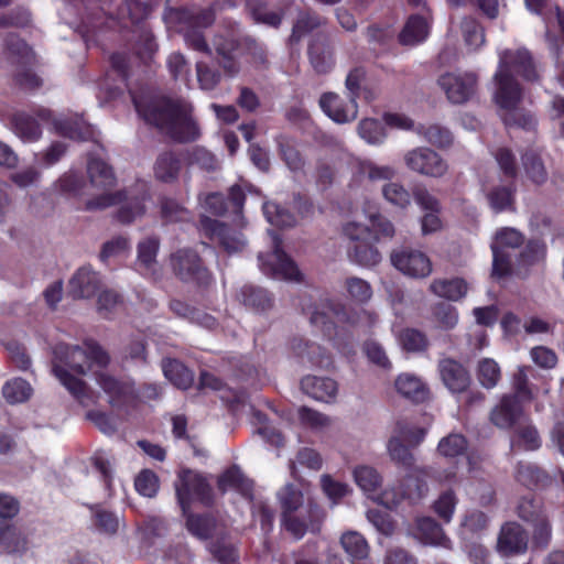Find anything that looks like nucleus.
Segmentation results:
<instances>
[{"instance_id": "49", "label": "nucleus", "mask_w": 564, "mask_h": 564, "mask_svg": "<svg viewBox=\"0 0 564 564\" xmlns=\"http://www.w3.org/2000/svg\"><path fill=\"white\" fill-rule=\"evenodd\" d=\"M33 389L28 381L14 378L8 381L2 388V394L9 403H21L30 399Z\"/></svg>"}, {"instance_id": "61", "label": "nucleus", "mask_w": 564, "mask_h": 564, "mask_svg": "<svg viewBox=\"0 0 564 564\" xmlns=\"http://www.w3.org/2000/svg\"><path fill=\"white\" fill-rule=\"evenodd\" d=\"M183 40L187 47L210 56L213 54V48L209 45L204 32L200 29L187 26L183 31Z\"/></svg>"}, {"instance_id": "32", "label": "nucleus", "mask_w": 564, "mask_h": 564, "mask_svg": "<svg viewBox=\"0 0 564 564\" xmlns=\"http://www.w3.org/2000/svg\"><path fill=\"white\" fill-rule=\"evenodd\" d=\"M212 228L214 237L217 238L228 253L239 252L245 249L247 240L240 231L218 221H214Z\"/></svg>"}, {"instance_id": "13", "label": "nucleus", "mask_w": 564, "mask_h": 564, "mask_svg": "<svg viewBox=\"0 0 564 564\" xmlns=\"http://www.w3.org/2000/svg\"><path fill=\"white\" fill-rule=\"evenodd\" d=\"M437 84L452 104L460 105L468 101L475 94L477 76L474 73H446L440 76Z\"/></svg>"}, {"instance_id": "4", "label": "nucleus", "mask_w": 564, "mask_h": 564, "mask_svg": "<svg viewBox=\"0 0 564 564\" xmlns=\"http://www.w3.org/2000/svg\"><path fill=\"white\" fill-rule=\"evenodd\" d=\"M495 101L505 110L502 120L506 126H518L523 129H531L534 126V119L530 113L520 112L518 105L522 98V91L519 83L511 73L505 68H498L496 75Z\"/></svg>"}, {"instance_id": "29", "label": "nucleus", "mask_w": 564, "mask_h": 564, "mask_svg": "<svg viewBox=\"0 0 564 564\" xmlns=\"http://www.w3.org/2000/svg\"><path fill=\"white\" fill-rule=\"evenodd\" d=\"M218 488L221 491H227L228 489H234L241 494L246 498H251L253 482L245 474L238 466H231L228 468L218 479Z\"/></svg>"}, {"instance_id": "26", "label": "nucleus", "mask_w": 564, "mask_h": 564, "mask_svg": "<svg viewBox=\"0 0 564 564\" xmlns=\"http://www.w3.org/2000/svg\"><path fill=\"white\" fill-rule=\"evenodd\" d=\"M238 300L254 312H265L273 307L272 294L263 288L245 285L238 293Z\"/></svg>"}, {"instance_id": "63", "label": "nucleus", "mask_w": 564, "mask_h": 564, "mask_svg": "<svg viewBox=\"0 0 564 564\" xmlns=\"http://www.w3.org/2000/svg\"><path fill=\"white\" fill-rule=\"evenodd\" d=\"M392 434L400 437L409 446L416 447L424 440L425 430L412 426L405 421H398Z\"/></svg>"}, {"instance_id": "21", "label": "nucleus", "mask_w": 564, "mask_h": 564, "mask_svg": "<svg viewBox=\"0 0 564 564\" xmlns=\"http://www.w3.org/2000/svg\"><path fill=\"white\" fill-rule=\"evenodd\" d=\"M97 383L108 395L109 403L112 406H119L134 398V389L132 383L121 381L111 375L100 372L97 375Z\"/></svg>"}, {"instance_id": "47", "label": "nucleus", "mask_w": 564, "mask_h": 564, "mask_svg": "<svg viewBox=\"0 0 564 564\" xmlns=\"http://www.w3.org/2000/svg\"><path fill=\"white\" fill-rule=\"evenodd\" d=\"M14 133L24 141H35L41 135L39 123L24 112L15 113L12 117Z\"/></svg>"}, {"instance_id": "45", "label": "nucleus", "mask_w": 564, "mask_h": 564, "mask_svg": "<svg viewBox=\"0 0 564 564\" xmlns=\"http://www.w3.org/2000/svg\"><path fill=\"white\" fill-rule=\"evenodd\" d=\"M476 377L482 388L492 389L501 379V370L494 359L482 358L477 364Z\"/></svg>"}, {"instance_id": "44", "label": "nucleus", "mask_w": 564, "mask_h": 564, "mask_svg": "<svg viewBox=\"0 0 564 564\" xmlns=\"http://www.w3.org/2000/svg\"><path fill=\"white\" fill-rule=\"evenodd\" d=\"M460 33L465 45L475 51L481 47L485 43V31L479 22L471 17H465L460 21Z\"/></svg>"}, {"instance_id": "12", "label": "nucleus", "mask_w": 564, "mask_h": 564, "mask_svg": "<svg viewBox=\"0 0 564 564\" xmlns=\"http://www.w3.org/2000/svg\"><path fill=\"white\" fill-rule=\"evenodd\" d=\"M404 163L409 170L421 175L441 177L447 172L446 162L432 149L421 147L404 154Z\"/></svg>"}, {"instance_id": "20", "label": "nucleus", "mask_w": 564, "mask_h": 564, "mask_svg": "<svg viewBox=\"0 0 564 564\" xmlns=\"http://www.w3.org/2000/svg\"><path fill=\"white\" fill-rule=\"evenodd\" d=\"M497 546L503 555L522 553L528 547V533L517 522L506 523L501 528Z\"/></svg>"}, {"instance_id": "14", "label": "nucleus", "mask_w": 564, "mask_h": 564, "mask_svg": "<svg viewBox=\"0 0 564 564\" xmlns=\"http://www.w3.org/2000/svg\"><path fill=\"white\" fill-rule=\"evenodd\" d=\"M524 419H527L524 405L513 395H501L489 413V421L500 430H511Z\"/></svg>"}, {"instance_id": "62", "label": "nucleus", "mask_w": 564, "mask_h": 564, "mask_svg": "<svg viewBox=\"0 0 564 564\" xmlns=\"http://www.w3.org/2000/svg\"><path fill=\"white\" fill-rule=\"evenodd\" d=\"M524 242V236L516 228L505 227L496 231L491 246H498L500 250L516 249Z\"/></svg>"}, {"instance_id": "18", "label": "nucleus", "mask_w": 564, "mask_h": 564, "mask_svg": "<svg viewBox=\"0 0 564 564\" xmlns=\"http://www.w3.org/2000/svg\"><path fill=\"white\" fill-rule=\"evenodd\" d=\"M499 67L505 68L507 73L513 69L530 82L539 79L535 63L527 50L503 51L500 53Z\"/></svg>"}, {"instance_id": "64", "label": "nucleus", "mask_w": 564, "mask_h": 564, "mask_svg": "<svg viewBox=\"0 0 564 564\" xmlns=\"http://www.w3.org/2000/svg\"><path fill=\"white\" fill-rule=\"evenodd\" d=\"M197 80L202 89L213 90L220 83L221 73L205 62L196 63Z\"/></svg>"}, {"instance_id": "10", "label": "nucleus", "mask_w": 564, "mask_h": 564, "mask_svg": "<svg viewBox=\"0 0 564 564\" xmlns=\"http://www.w3.org/2000/svg\"><path fill=\"white\" fill-rule=\"evenodd\" d=\"M325 518V512L313 501L306 502V510L281 518L283 528L294 539H302L306 532L316 533Z\"/></svg>"}, {"instance_id": "39", "label": "nucleus", "mask_w": 564, "mask_h": 564, "mask_svg": "<svg viewBox=\"0 0 564 564\" xmlns=\"http://www.w3.org/2000/svg\"><path fill=\"white\" fill-rule=\"evenodd\" d=\"M545 245L539 240H530L525 245L524 249L519 254L518 265L516 268V274L525 275L528 269L544 259Z\"/></svg>"}, {"instance_id": "5", "label": "nucleus", "mask_w": 564, "mask_h": 564, "mask_svg": "<svg viewBox=\"0 0 564 564\" xmlns=\"http://www.w3.org/2000/svg\"><path fill=\"white\" fill-rule=\"evenodd\" d=\"M272 243L270 251L258 254L260 270L274 279L301 282L302 273L295 262L281 249V240L275 235H272Z\"/></svg>"}, {"instance_id": "23", "label": "nucleus", "mask_w": 564, "mask_h": 564, "mask_svg": "<svg viewBox=\"0 0 564 564\" xmlns=\"http://www.w3.org/2000/svg\"><path fill=\"white\" fill-rule=\"evenodd\" d=\"M344 316V307L340 304L326 300L312 312L310 322L324 333L330 334L335 319H341Z\"/></svg>"}, {"instance_id": "57", "label": "nucleus", "mask_w": 564, "mask_h": 564, "mask_svg": "<svg viewBox=\"0 0 564 564\" xmlns=\"http://www.w3.org/2000/svg\"><path fill=\"white\" fill-rule=\"evenodd\" d=\"M357 131L359 137L370 144H379L386 138L382 124L378 120L371 118L362 119L358 123Z\"/></svg>"}, {"instance_id": "8", "label": "nucleus", "mask_w": 564, "mask_h": 564, "mask_svg": "<svg viewBox=\"0 0 564 564\" xmlns=\"http://www.w3.org/2000/svg\"><path fill=\"white\" fill-rule=\"evenodd\" d=\"M175 491L178 503L184 513L187 512L191 498H196L205 505L212 501V488L206 479L193 470L180 473L175 481Z\"/></svg>"}, {"instance_id": "24", "label": "nucleus", "mask_w": 564, "mask_h": 564, "mask_svg": "<svg viewBox=\"0 0 564 564\" xmlns=\"http://www.w3.org/2000/svg\"><path fill=\"white\" fill-rule=\"evenodd\" d=\"M326 24V19L313 11H300L289 36L290 45H297L304 36Z\"/></svg>"}, {"instance_id": "33", "label": "nucleus", "mask_w": 564, "mask_h": 564, "mask_svg": "<svg viewBox=\"0 0 564 564\" xmlns=\"http://www.w3.org/2000/svg\"><path fill=\"white\" fill-rule=\"evenodd\" d=\"M429 290L438 297L449 301H458L465 296L467 284L463 279H435L430 284Z\"/></svg>"}, {"instance_id": "19", "label": "nucleus", "mask_w": 564, "mask_h": 564, "mask_svg": "<svg viewBox=\"0 0 564 564\" xmlns=\"http://www.w3.org/2000/svg\"><path fill=\"white\" fill-rule=\"evenodd\" d=\"M319 106L337 123L350 122L358 116L357 101L349 99V104L344 105L340 97L335 93L323 94L319 98Z\"/></svg>"}, {"instance_id": "54", "label": "nucleus", "mask_w": 564, "mask_h": 564, "mask_svg": "<svg viewBox=\"0 0 564 564\" xmlns=\"http://www.w3.org/2000/svg\"><path fill=\"white\" fill-rule=\"evenodd\" d=\"M522 164L528 177L535 184H543L547 180V172L541 158L533 151L522 155Z\"/></svg>"}, {"instance_id": "43", "label": "nucleus", "mask_w": 564, "mask_h": 564, "mask_svg": "<svg viewBox=\"0 0 564 564\" xmlns=\"http://www.w3.org/2000/svg\"><path fill=\"white\" fill-rule=\"evenodd\" d=\"M53 126L55 130L63 137L75 140H88L93 132L79 118L73 119H54Z\"/></svg>"}, {"instance_id": "15", "label": "nucleus", "mask_w": 564, "mask_h": 564, "mask_svg": "<svg viewBox=\"0 0 564 564\" xmlns=\"http://www.w3.org/2000/svg\"><path fill=\"white\" fill-rule=\"evenodd\" d=\"M308 58L317 74H327L335 65V46L329 34L316 33L308 44Z\"/></svg>"}, {"instance_id": "58", "label": "nucleus", "mask_w": 564, "mask_h": 564, "mask_svg": "<svg viewBox=\"0 0 564 564\" xmlns=\"http://www.w3.org/2000/svg\"><path fill=\"white\" fill-rule=\"evenodd\" d=\"M126 199V192L104 193L85 202L86 212H99L111 206L121 204Z\"/></svg>"}, {"instance_id": "3", "label": "nucleus", "mask_w": 564, "mask_h": 564, "mask_svg": "<svg viewBox=\"0 0 564 564\" xmlns=\"http://www.w3.org/2000/svg\"><path fill=\"white\" fill-rule=\"evenodd\" d=\"M411 447L393 434L387 443L390 459L406 471L403 479L404 488L399 495L393 496L391 501L393 505H397L403 498L412 501L421 499L427 491L425 478L430 477V470L416 465V458L411 452Z\"/></svg>"}, {"instance_id": "55", "label": "nucleus", "mask_w": 564, "mask_h": 564, "mask_svg": "<svg viewBox=\"0 0 564 564\" xmlns=\"http://www.w3.org/2000/svg\"><path fill=\"white\" fill-rule=\"evenodd\" d=\"M512 389L513 391L506 393V395L516 397V400L522 405L533 400V391L531 389L524 367L519 368L518 371L513 375Z\"/></svg>"}, {"instance_id": "7", "label": "nucleus", "mask_w": 564, "mask_h": 564, "mask_svg": "<svg viewBox=\"0 0 564 564\" xmlns=\"http://www.w3.org/2000/svg\"><path fill=\"white\" fill-rule=\"evenodd\" d=\"M170 267L173 273L184 282L206 284L209 281L208 270L198 253L191 248H181L171 253Z\"/></svg>"}, {"instance_id": "27", "label": "nucleus", "mask_w": 564, "mask_h": 564, "mask_svg": "<svg viewBox=\"0 0 564 564\" xmlns=\"http://www.w3.org/2000/svg\"><path fill=\"white\" fill-rule=\"evenodd\" d=\"M416 538L424 544L451 549V540L445 535L442 527L432 518H422L416 521Z\"/></svg>"}, {"instance_id": "34", "label": "nucleus", "mask_w": 564, "mask_h": 564, "mask_svg": "<svg viewBox=\"0 0 564 564\" xmlns=\"http://www.w3.org/2000/svg\"><path fill=\"white\" fill-rule=\"evenodd\" d=\"M278 499L281 508V518L306 510L302 491L292 484H288L280 489Z\"/></svg>"}, {"instance_id": "38", "label": "nucleus", "mask_w": 564, "mask_h": 564, "mask_svg": "<svg viewBox=\"0 0 564 564\" xmlns=\"http://www.w3.org/2000/svg\"><path fill=\"white\" fill-rule=\"evenodd\" d=\"M164 376L175 387L187 389L194 381L193 372L176 359H165L162 364Z\"/></svg>"}, {"instance_id": "2", "label": "nucleus", "mask_w": 564, "mask_h": 564, "mask_svg": "<svg viewBox=\"0 0 564 564\" xmlns=\"http://www.w3.org/2000/svg\"><path fill=\"white\" fill-rule=\"evenodd\" d=\"M138 113L145 122L178 143L196 141L200 135L192 117V106L185 100L165 97L144 98L132 96Z\"/></svg>"}, {"instance_id": "30", "label": "nucleus", "mask_w": 564, "mask_h": 564, "mask_svg": "<svg viewBox=\"0 0 564 564\" xmlns=\"http://www.w3.org/2000/svg\"><path fill=\"white\" fill-rule=\"evenodd\" d=\"M245 8L247 13L257 22L279 28L282 23L284 11L270 10L268 3L262 0H246Z\"/></svg>"}, {"instance_id": "11", "label": "nucleus", "mask_w": 564, "mask_h": 564, "mask_svg": "<svg viewBox=\"0 0 564 564\" xmlns=\"http://www.w3.org/2000/svg\"><path fill=\"white\" fill-rule=\"evenodd\" d=\"M235 0H215L205 8H178L172 9L171 14L178 22L187 23L188 26L196 29H208L215 21L219 12L226 8H235Z\"/></svg>"}, {"instance_id": "60", "label": "nucleus", "mask_w": 564, "mask_h": 564, "mask_svg": "<svg viewBox=\"0 0 564 564\" xmlns=\"http://www.w3.org/2000/svg\"><path fill=\"white\" fill-rule=\"evenodd\" d=\"M382 194L389 203L397 207L405 208L411 204V194L400 183H387L382 187Z\"/></svg>"}, {"instance_id": "9", "label": "nucleus", "mask_w": 564, "mask_h": 564, "mask_svg": "<svg viewBox=\"0 0 564 564\" xmlns=\"http://www.w3.org/2000/svg\"><path fill=\"white\" fill-rule=\"evenodd\" d=\"M392 265L404 275L413 279H425L433 271L431 259L422 251L401 247L390 254Z\"/></svg>"}, {"instance_id": "37", "label": "nucleus", "mask_w": 564, "mask_h": 564, "mask_svg": "<svg viewBox=\"0 0 564 564\" xmlns=\"http://www.w3.org/2000/svg\"><path fill=\"white\" fill-rule=\"evenodd\" d=\"M372 240H364L349 245L348 257L351 261L362 267H373L381 261V254L371 243Z\"/></svg>"}, {"instance_id": "53", "label": "nucleus", "mask_w": 564, "mask_h": 564, "mask_svg": "<svg viewBox=\"0 0 564 564\" xmlns=\"http://www.w3.org/2000/svg\"><path fill=\"white\" fill-rule=\"evenodd\" d=\"M143 202L144 196L141 198H132L130 200H128V197L126 196V199L122 202L123 204L116 212L115 218L122 225L131 224L137 218L144 215L145 206Z\"/></svg>"}, {"instance_id": "59", "label": "nucleus", "mask_w": 564, "mask_h": 564, "mask_svg": "<svg viewBox=\"0 0 564 564\" xmlns=\"http://www.w3.org/2000/svg\"><path fill=\"white\" fill-rule=\"evenodd\" d=\"M263 213L268 221L278 227H292L296 221L294 215L275 203H265Z\"/></svg>"}, {"instance_id": "56", "label": "nucleus", "mask_w": 564, "mask_h": 564, "mask_svg": "<svg viewBox=\"0 0 564 564\" xmlns=\"http://www.w3.org/2000/svg\"><path fill=\"white\" fill-rule=\"evenodd\" d=\"M278 145L282 160L291 171H300L303 169L304 161L291 139L280 135L278 138Z\"/></svg>"}, {"instance_id": "1", "label": "nucleus", "mask_w": 564, "mask_h": 564, "mask_svg": "<svg viewBox=\"0 0 564 564\" xmlns=\"http://www.w3.org/2000/svg\"><path fill=\"white\" fill-rule=\"evenodd\" d=\"M53 354V373L82 405L88 406L93 402L89 387L83 379L69 373L65 367L85 376L93 364L106 367L109 362L108 354L93 340H86L84 347L61 343L54 347Z\"/></svg>"}, {"instance_id": "50", "label": "nucleus", "mask_w": 564, "mask_h": 564, "mask_svg": "<svg viewBox=\"0 0 564 564\" xmlns=\"http://www.w3.org/2000/svg\"><path fill=\"white\" fill-rule=\"evenodd\" d=\"M160 248V239L150 236L138 243V263L147 270H152L156 263V256Z\"/></svg>"}, {"instance_id": "42", "label": "nucleus", "mask_w": 564, "mask_h": 564, "mask_svg": "<svg viewBox=\"0 0 564 564\" xmlns=\"http://www.w3.org/2000/svg\"><path fill=\"white\" fill-rule=\"evenodd\" d=\"M340 544L345 552L354 560H365L369 555L367 540L357 531H347L340 536Z\"/></svg>"}, {"instance_id": "52", "label": "nucleus", "mask_w": 564, "mask_h": 564, "mask_svg": "<svg viewBox=\"0 0 564 564\" xmlns=\"http://www.w3.org/2000/svg\"><path fill=\"white\" fill-rule=\"evenodd\" d=\"M356 484L367 494L377 492L381 487L382 478L379 473L370 466H358L354 470Z\"/></svg>"}, {"instance_id": "31", "label": "nucleus", "mask_w": 564, "mask_h": 564, "mask_svg": "<svg viewBox=\"0 0 564 564\" xmlns=\"http://www.w3.org/2000/svg\"><path fill=\"white\" fill-rule=\"evenodd\" d=\"M87 174L90 184L100 189H108L115 186V173L105 161L96 158H90L87 162Z\"/></svg>"}, {"instance_id": "36", "label": "nucleus", "mask_w": 564, "mask_h": 564, "mask_svg": "<svg viewBox=\"0 0 564 564\" xmlns=\"http://www.w3.org/2000/svg\"><path fill=\"white\" fill-rule=\"evenodd\" d=\"M427 34L426 20L420 15H411L399 34V41L403 45H415L424 41Z\"/></svg>"}, {"instance_id": "28", "label": "nucleus", "mask_w": 564, "mask_h": 564, "mask_svg": "<svg viewBox=\"0 0 564 564\" xmlns=\"http://www.w3.org/2000/svg\"><path fill=\"white\" fill-rule=\"evenodd\" d=\"M292 348L303 362L307 361L319 368H327L330 365L329 356L326 354L325 349L316 343L299 338L293 340Z\"/></svg>"}, {"instance_id": "35", "label": "nucleus", "mask_w": 564, "mask_h": 564, "mask_svg": "<svg viewBox=\"0 0 564 564\" xmlns=\"http://www.w3.org/2000/svg\"><path fill=\"white\" fill-rule=\"evenodd\" d=\"M181 170V161L172 151L162 152L154 163L155 177L164 183L174 182Z\"/></svg>"}, {"instance_id": "17", "label": "nucleus", "mask_w": 564, "mask_h": 564, "mask_svg": "<svg viewBox=\"0 0 564 564\" xmlns=\"http://www.w3.org/2000/svg\"><path fill=\"white\" fill-rule=\"evenodd\" d=\"M437 368L442 382L451 392L463 393L470 386L468 370L457 360L443 358L438 361Z\"/></svg>"}, {"instance_id": "48", "label": "nucleus", "mask_w": 564, "mask_h": 564, "mask_svg": "<svg viewBox=\"0 0 564 564\" xmlns=\"http://www.w3.org/2000/svg\"><path fill=\"white\" fill-rule=\"evenodd\" d=\"M517 513L523 521L531 523L546 516L541 499L532 494L523 496L519 500Z\"/></svg>"}, {"instance_id": "6", "label": "nucleus", "mask_w": 564, "mask_h": 564, "mask_svg": "<svg viewBox=\"0 0 564 564\" xmlns=\"http://www.w3.org/2000/svg\"><path fill=\"white\" fill-rule=\"evenodd\" d=\"M227 32H216L212 39V48L218 57V64L225 75L235 77L240 72V63L235 52L241 48V37L235 35V31L239 28L236 21H229L226 24Z\"/></svg>"}, {"instance_id": "16", "label": "nucleus", "mask_w": 564, "mask_h": 564, "mask_svg": "<svg viewBox=\"0 0 564 564\" xmlns=\"http://www.w3.org/2000/svg\"><path fill=\"white\" fill-rule=\"evenodd\" d=\"M102 286V279L99 272L90 265L80 267L68 281V294L73 299H90Z\"/></svg>"}, {"instance_id": "46", "label": "nucleus", "mask_w": 564, "mask_h": 564, "mask_svg": "<svg viewBox=\"0 0 564 564\" xmlns=\"http://www.w3.org/2000/svg\"><path fill=\"white\" fill-rule=\"evenodd\" d=\"M516 478L528 488L544 486L549 481L546 473L531 463H520L517 468Z\"/></svg>"}, {"instance_id": "25", "label": "nucleus", "mask_w": 564, "mask_h": 564, "mask_svg": "<svg viewBox=\"0 0 564 564\" xmlns=\"http://www.w3.org/2000/svg\"><path fill=\"white\" fill-rule=\"evenodd\" d=\"M397 391L404 398L415 403H422L429 398V388L415 375L402 373L394 382Z\"/></svg>"}, {"instance_id": "51", "label": "nucleus", "mask_w": 564, "mask_h": 564, "mask_svg": "<svg viewBox=\"0 0 564 564\" xmlns=\"http://www.w3.org/2000/svg\"><path fill=\"white\" fill-rule=\"evenodd\" d=\"M161 218L166 223L186 221L189 219V212L177 200L163 196L159 200Z\"/></svg>"}, {"instance_id": "22", "label": "nucleus", "mask_w": 564, "mask_h": 564, "mask_svg": "<svg viewBox=\"0 0 564 564\" xmlns=\"http://www.w3.org/2000/svg\"><path fill=\"white\" fill-rule=\"evenodd\" d=\"M301 390L317 401L329 402L336 397L337 383L327 377L306 376L301 380Z\"/></svg>"}, {"instance_id": "41", "label": "nucleus", "mask_w": 564, "mask_h": 564, "mask_svg": "<svg viewBox=\"0 0 564 564\" xmlns=\"http://www.w3.org/2000/svg\"><path fill=\"white\" fill-rule=\"evenodd\" d=\"M217 521L209 514H187L186 528L187 530L200 540L213 538L217 532Z\"/></svg>"}, {"instance_id": "40", "label": "nucleus", "mask_w": 564, "mask_h": 564, "mask_svg": "<svg viewBox=\"0 0 564 564\" xmlns=\"http://www.w3.org/2000/svg\"><path fill=\"white\" fill-rule=\"evenodd\" d=\"M514 430V436L512 438V445L521 447L525 451H535L541 445V440L536 429L529 422V419H524L519 423Z\"/></svg>"}]
</instances>
